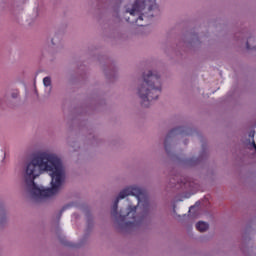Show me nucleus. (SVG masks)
<instances>
[{
	"mask_svg": "<svg viewBox=\"0 0 256 256\" xmlns=\"http://www.w3.org/2000/svg\"><path fill=\"white\" fill-rule=\"evenodd\" d=\"M142 81L136 88V95L142 107H149L151 102L159 99L163 91V78L157 70H148L143 73Z\"/></svg>",
	"mask_w": 256,
	"mask_h": 256,
	"instance_id": "7ed1b4c3",
	"label": "nucleus"
},
{
	"mask_svg": "<svg viewBox=\"0 0 256 256\" xmlns=\"http://www.w3.org/2000/svg\"><path fill=\"white\" fill-rule=\"evenodd\" d=\"M247 48L248 49H255V51H256V37H250L247 40Z\"/></svg>",
	"mask_w": 256,
	"mask_h": 256,
	"instance_id": "0eeeda50",
	"label": "nucleus"
},
{
	"mask_svg": "<svg viewBox=\"0 0 256 256\" xmlns=\"http://www.w3.org/2000/svg\"><path fill=\"white\" fill-rule=\"evenodd\" d=\"M154 9H157L156 0H133L132 2L124 6L122 17L128 23H135L138 27H143L149 17H153L151 13Z\"/></svg>",
	"mask_w": 256,
	"mask_h": 256,
	"instance_id": "20e7f679",
	"label": "nucleus"
},
{
	"mask_svg": "<svg viewBox=\"0 0 256 256\" xmlns=\"http://www.w3.org/2000/svg\"><path fill=\"white\" fill-rule=\"evenodd\" d=\"M189 187H193V183L189 182L188 183Z\"/></svg>",
	"mask_w": 256,
	"mask_h": 256,
	"instance_id": "ddd939ff",
	"label": "nucleus"
},
{
	"mask_svg": "<svg viewBox=\"0 0 256 256\" xmlns=\"http://www.w3.org/2000/svg\"><path fill=\"white\" fill-rule=\"evenodd\" d=\"M7 223V215L5 213H0V225Z\"/></svg>",
	"mask_w": 256,
	"mask_h": 256,
	"instance_id": "1a4fd4ad",
	"label": "nucleus"
},
{
	"mask_svg": "<svg viewBox=\"0 0 256 256\" xmlns=\"http://www.w3.org/2000/svg\"><path fill=\"white\" fill-rule=\"evenodd\" d=\"M174 135H181V130L180 129L172 130L166 137L164 141V148L166 153L173 151V148L177 143V138L173 137Z\"/></svg>",
	"mask_w": 256,
	"mask_h": 256,
	"instance_id": "39448f33",
	"label": "nucleus"
},
{
	"mask_svg": "<svg viewBox=\"0 0 256 256\" xmlns=\"http://www.w3.org/2000/svg\"><path fill=\"white\" fill-rule=\"evenodd\" d=\"M10 97L12 99H17V97H19V90H17V89L12 90L11 93H10Z\"/></svg>",
	"mask_w": 256,
	"mask_h": 256,
	"instance_id": "9d476101",
	"label": "nucleus"
},
{
	"mask_svg": "<svg viewBox=\"0 0 256 256\" xmlns=\"http://www.w3.org/2000/svg\"><path fill=\"white\" fill-rule=\"evenodd\" d=\"M51 44H52V45H57V43L55 42V38H52Z\"/></svg>",
	"mask_w": 256,
	"mask_h": 256,
	"instance_id": "9b49d317",
	"label": "nucleus"
},
{
	"mask_svg": "<svg viewBox=\"0 0 256 256\" xmlns=\"http://www.w3.org/2000/svg\"><path fill=\"white\" fill-rule=\"evenodd\" d=\"M43 85L44 87H50V89L53 88V81L51 80V76H46L43 78Z\"/></svg>",
	"mask_w": 256,
	"mask_h": 256,
	"instance_id": "6e6552de",
	"label": "nucleus"
},
{
	"mask_svg": "<svg viewBox=\"0 0 256 256\" xmlns=\"http://www.w3.org/2000/svg\"><path fill=\"white\" fill-rule=\"evenodd\" d=\"M152 207L149 200L143 197V189L137 184L126 186L116 197L111 209L118 229L133 231L145 225Z\"/></svg>",
	"mask_w": 256,
	"mask_h": 256,
	"instance_id": "f03ea898",
	"label": "nucleus"
},
{
	"mask_svg": "<svg viewBox=\"0 0 256 256\" xmlns=\"http://www.w3.org/2000/svg\"><path fill=\"white\" fill-rule=\"evenodd\" d=\"M67 179V168L59 155L42 152L26 164L23 187L28 199L41 203L59 195Z\"/></svg>",
	"mask_w": 256,
	"mask_h": 256,
	"instance_id": "f257e3e1",
	"label": "nucleus"
},
{
	"mask_svg": "<svg viewBox=\"0 0 256 256\" xmlns=\"http://www.w3.org/2000/svg\"><path fill=\"white\" fill-rule=\"evenodd\" d=\"M189 165H195V162L190 161V162H189Z\"/></svg>",
	"mask_w": 256,
	"mask_h": 256,
	"instance_id": "f8f14e48",
	"label": "nucleus"
},
{
	"mask_svg": "<svg viewBox=\"0 0 256 256\" xmlns=\"http://www.w3.org/2000/svg\"><path fill=\"white\" fill-rule=\"evenodd\" d=\"M196 229L200 233H205V231L209 230V224L207 222L200 221L196 224Z\"/></svg>",
	"mask_w": 256,
	"mask_h": 256,
	"instance_id": "423d86ee",
	"label": "nucleus"
}]
</instances>
